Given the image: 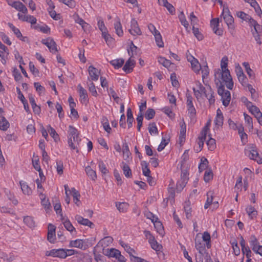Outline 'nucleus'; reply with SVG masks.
<instances>
[{"label": "nucleus", "instance_id": "39", "mask_svg": "<svg viewBox=\"0 0 262 262\" xmlns=\"http://www.w3.org/2000/svg\"><path fill=\"white\" fill-rule=\"evenodd\" d=\"M202 238L203 241L206 242V245L207 248H210L211 246V237L210 234L207 231L204 232L202 235Z\"/></svg>", "mask_w": 262, "mask_h": 262}, {"label": "nucleus", "instance_id": "42", "mask_svg": "<svg viewBox=\"0 0 262 262\" xmlns=\"http://www.w3.org/2000/svg\"><path fill=\"white\" fill-rule=\"evenodd\" d=\"M206 144L208 146V149L210 151H213L216 148V141L211 137H210L206 142Z\"/></svg>", "mask_w": 262, "mask_h": 262}, {"label": "nucleus", "instance_id": "59", "mask_svg": "<svg viewBox=\"0 0 262 262\" xmlns=\"http://www.w3.org/2000/svg\"><path fill=\"white\" fill-rule=\"evenodd\" d=\"M228 123L229 125V127L230 128L233 129V130H238L239 128L241 126H243L242 124H237L236 123H235L233 121H232L231 119H228Z\"/></svg>", "mask_w": 262, "mask_h": 262}, {"label": "nucleus", "instance_id": "46", "mask_svg": "<svg viewBox=\"0 0 262 262\" xmlns=\"http://www.w3.org/2000/svg\"><path fill=\"white\" fill-rule=\"evenodd\" d=\"M96 248L95 247L94 249V259L97 262H106V258L103 255L96 252Z\"/></svg>", "mask_w": 262, "mask_h": 262}, {"label": "nucleus", "instance_id": "41", "mask_svg": "<svg viewBox=\"0 0 262 262\" xmlns=\"http://www.w3.org/2000/svg\"><path fill=\"white\" fill-rule=\"evenodd\" d=\"M179 18L181 23V24L183 26H184V27L186 28V30L188 31L189 25L188 21L186 20L184 14L183 12H181L179 14Z\"/></svg>", "mask_w": 262, "mask_h": 262}, {"label": "nucleus", "instance_id": "34", "mask_svg": "<svg viewBox=\"0 0 262 262\" xmlns=\"http://www.w3.org/2000/svg\"><path fill=\"white\" fill-rule=\"evenodd\" d=\"M71 191L73 197V202L77 206H79L80 204L79 200V198L80 197V193L74 188H72L71 189Z\"/></svg>", "mask_w": 262, "mask_h": 262}, {"label": "nucleus", "instance_id": "55", "mask_svg": "<svg viewBox=\"0 0 262 262\" xmlns=\"http://www.w3.org/2000/svg\"><path fill=\"white\" fill-rule=\"evenodd\" d=\"M155 36V40L156 42L157 45L159 48H162L164 47V42L162 40V36L160 34V33H158V34H156Z\"/></svg>", "mask_w": 262, "mask_h": 262}, {"label": "nucleus", "instance_id": "63", "mask_svg": "<svg viewBox=\"0 0 262 262\" xmlns=\"http://www.w3.org/2000/svg\"><path fill=\"white\" fill-rule=\"evenodd\" d=\"M170 80L173 86L178 88L179 83L177 79L176 74L174 73H172L170 75Z\"/></svg>", "mask_w": 262, "mask_h": 262}, {"label": "nucleus", "instance_id": "57", "mask_svg": "<svg viewBox=\"0 0 262 262\" xmlns=\"http://www.w3.org/2000/svg\"><path fill=\"white\" fill-rule=\"evenodd\" d=\"M186 180H181L180 179L177 183L176 189L177 191L180 192L185 186L186 183Z\"/></svg>", "mask_w": 262, "mask_h": 262}, {"label": "nucleus", "instance_id": "61", "mask_svg": "<svg viewBox=\"0 0 262 262\" xmlns=\"http://www.w3.org/2000/svg\"><path fill=\"white\" fill-rule=\"evenodd\" d=\"M89 90L91 93L92 95L95 97H96L98 95L94 83L93 82H91L88 84Z\"/></svg>", "mask_w": 262, "mask_h": 262}, {"label": "nucleus", "instance_id": "47", "mask_svg": "<svg viewBox=\"0 0 262 262\" xmlns=\"http://www.w3.org/2000/svg\"><path fill=\"white\" fill-rule=\"evenodd\" d=\"M207 198L204 205L205 209H207L213 202V192L209 191L207 193Z\"/></svg>", "mask_w": 262, "mask_h": 262}, {"label": "nucleus", "instance_id": "13", "mask_svg": "<svg viewBox=\"0 0 262 262\" xmlns=\"http://www.w3.org/2000/svg\"><path fill=\"white\" fill-rule=\"evenodd\" d=\"M69 246L71 248H77L83 250L86 249L87 248L85 241L81 239L71 241L69 243Z\"/></svg>", "mask_w": 262, "mask_h": 262}, {"label": "nucleus", "instance_id": "40", "mask_svg": "<svg viewBox=\"0 0 262 262\" xmlns=\"http://www.w3.org/2000/svg\"><path fill=\"white\" fill-rule=\"evenodd\" d=\"M243 182H242V177L239 176L236 182V184L234 187V190L236 193L238 194L242 190Z\"/></svg>", "mask_w": 262, "mask_h": 262}, {"label": "nucleus", "instance_id": "3", "mask_svg": "<svg viewBox=\"0 0 262 262\" xmlns=\"http://www.w3.org/2000/svg\"><path fill=\"white\" fill-rule=\"evenodd\" d=\"M68 144L73 150H76L78 152L79 143L80 139L78 136L77 130L73 126L70 125L68 130Z\"/></svg>", "mask_w": 262, "mask_h": 262}, {"label": "nucleus", "instance_id": "50", "mask_svg": "<svg viewBox=\"0 0 262 262\" xmlns=\"http://www.w3.org/2000/svg\"><path fill=\"white\" fill-rule=\"evenodd\" d=\"M162 111L170 118L173 119L174 117V114L172 111V106H165L162 108Z\"/></svg>", "mask_w": 262, "mask_h": 262}, {"label": "nucleus", "instance_id": "19", "mask_svg": "<svg viewBox=\"0 0 262 262\" xmlns=\"http://www.w3.org/2000/svg\"><path fill=\"white\" fill-rule=\"evenodd\" d=\"M194 55H195L194 51L188 50L186 53V57L187 60L191 63V68L194 72H196V59L195 58Z\"/></svg>", "mask_w": 262, "mask_h": 262}, {"label": "nucleus", "instance_id": "32", "mask_svg": "<svg viewBox=\"0 0 262 262\" xmlns=\"http://www.w3.org/2000/svg\"><path fill=\"white\" fill-rule=\"evenodd\" d=\"M213 173L211 167L205 171L203 180L206 183H208L213 179Z\"/></svg>", "mask_w": 262, "mask_h": 262}, {"label": "nucleus", "instance_id": "25", "mask_svg": "<svg viewBox=\"0 0 262 262\" xmlns=\"http://www.w3.org/2000/svg\"><path fill=\"white\" fill-rule=\"evenodd\" d=\"M19 184L21 191L24 194L30 195L32 193V190L27 182L20 181Z\"/></svg>", "mask_w": 262, "mask_h": 262}, {"label": "nucleus", "instance_id": "35", "mask_svg": "<svg viewBox=\"0 0 262 262\" xmlns=\"http://www.w3.org/2000/svg\"><path fill=\"white\" fill-rule=\"evenodd\" d=\"M121 166L125 176L127 178L131 177L132 173L129 166L124 162H122L121 163Z\"/></svg>", "mask_w": 262, "mask_h": 262}, {"label": "nucleus", "instance_id": "48", "mask_svg": "<svg viewBox=\"0 0 262 262\" xmlns=\"http://www.w3.org/2000/svg\"><path fill=\"white\" fill-rule=\"evenodd\" d=\"M110 63L115 69H119L123 64L124 60L122 59H115L111 61Z\"/></svg>", "mask_w": 262, "mask_h": 262}, {"label": "nucleus", "instance_id": "18", "mask_svg": "<svg viewBox=\"0 0 262 262\" xmlns=\"http://www.w3.org/2000/svg\"><path fill=\"white\" fill-rule=\"evenodd\" d=\"M8 26L13 32L16 36L20 40L28 42L29 39L27 36H23L18 28H16L12 24L8 23Z\"/></svg>", "mask_w": 262, "mask_h": 262}, {"label": "nucleus", "instance_id": "8", "mask_svg": "<svg viewBox=\"0 0 262 262\" xmlns=\"http://www.w3.org/2000/svg\"><path fill=\"white\" fill-rule=\"evenodd\" d=\"M144 233L146 239H148L151 247L157 251H160L162 248V246L158 243L157 241L155 239V237L151 234V233L149 231H144Z\"/></svg>", "mask_w": 262, "mask_h": 262}, {"label": "nucleus", "instance_id": "21", "mask_svg": "<svg viewBox=\"0 0 262 262\" xmlns=\"http://www.w3.org/2000/svg\"><path fill=\"white\" fill-rule=\"evenodd\" d=\"M8 4L14 8L17 11L21 12L24 14H26L28 12V10L26 7L20 2H14L12 3H8Z\"/></svg>", "mask_w": 262, "mask_h": 262}, {"label": "nucleus", "instance_id": "16", "mask_svg": "<svg viewBox=\"0 0 262 262\" xmlns=\"http://www.w3.org/2000/svg\"><path fill=\"white\" fill-rule=\"evenodd\" d=\"M224 122V116L222 111L218 108L216 110V115L214 119V123L215 125V128L216 129H220L222 127Z\"/></svg>", "mask_w": 262, "mask_h": 262}, {"label": "nucleus", "instance_id": "45", "mask_svg": "<svg viewBox=\"0 0 262 262\" xmlns=\"http://www.w3.org/2000/svg\"><path fill=\"white\" fill-rule=\"evenodd\" d=\"M243 66L244 67L248 75L249 78H253L254 77V74L253 70L250 68V65L248 62H244L243 63Z\"/></svg>", "mask_w": 262, "mask_h": 262}, {"label": "nucleus", "instance_id": "23", "mask_svg": "<svg viewBox=\"0 0 262 262\" xmlns=\"http://www.w3.org/2000/svg\"><path fill=\"white\" fill-rule=\"evenodd\" d=\"M75 220L77 222L82 225L87 226L90 228H93L94 226V224L87 219H84L79 215H76L75 216Z\"/></svg>", "mask_w": 262, "mask_h": 262}, {"label": "nucleus", "instance_id": "15", "mask_svg": "<svg viewBox=\"0 0 262 262\" xmlns=\"http://www.w3.org/2000/svg\"><path fill=\"white\" fill-rule=\"evenodd\" d=\"M78 91L79 94L80 102L86 104L89 101L88 95L86 91L79 84L77 86Z\"/></svg>", "mask_w": 262, "mask_h": 262}, {"label": "nucleus", "instance_id": "10", "mask_svg": "<svg viewBox=\"0 0 262 262\" xmlns=\"http://www.w3.org/2000/svg\"><path fill=\"white\" fill-rule=\"evenodd\" d=\"M41 42L48 48L51 53H55L57 52L56 43L52 38L48 37L46 39H42Z\"/></svg>", "mask_w": 262, "mask_h": 262}, {"label": "nucleus", "instance_id": "27", "mask_svg": "<svg viewBox=\"0 0 262 262\" xmlns=\"http://www.w3.org/2000/svg\"><path fill=\"white\" fill-rule=\"evenodd\" d=\"M113 241V238L111 236H106L100 240L97 244L96 247H98L99 246L103 247L104 249L105 247L110 246Z\"/></svg>", "mask_w": 262, "mask_h": 262}, {"label": "nucleus", "instance_id": "62", "mask_svg": "<svg viewBox=\"0 0 262 262\" xmlns=\"http://www.w3.org/2000/svg\"><path fill=\"white\" fill-rule=\"evenodd\" d=\"M102 35L108 45L113 42V39L108 33V31L104 32V33L102 34Z\"/></svg>", "mask_w": 262, "mask_h": 262}, {"label": "nucleus", "instance_id": "30", "mask_svg": "<svg viewBox=\"0 0 262 262\" xmlns=\"http://www.w3.org/2000/svg\"><path fill=\"white\" fill-rule=\"evenodd\" d=\"M103 253L109 257H115L117 256L118 255H119L120 251L117 249L111 248V249H103Z\"/></svg>", "mask_w": 262, "mask_h": 262}, {"label": "nucleus", "instance_id": "28", "mask_svg": "<svg viewBox=\"0 0 262 262\" xmlns=\"http://www.w3.org/2000/svg\"><path fill=\"white\" fill-rule=\"evenodd\" d=\"M211 125V120H209L206 123L205 125L203 127L201 132V135L199 137V139L206 140V136L209 130V128Z\"/></svg>", "mask_w": 262, "mask_h": 262}, {"label": "nucleus", "instance_id": "31", "mask_svg": "<svg viewBox=\"0 0 262 262\" xmlns=\"http://www.w3.org/2000/svg\"><path fill=\"white\" fill-rule=\"evenodd\" d=\"M123 157L124 160L129 162L131 156V153L129 151L128 144L126 142L123 144Z\"/></svg>", "mask_w": 262, "mask_h": 262}, {"label": "nucleus", "instance_id": "58", "mask_svg": "<svg viewBox=\"0 0 262 262\" xmlns=\"http://www.w3.org/2000/svg\"><path fill=\"white\" fill-rule=\"evenodd\" d=\"M228 58L227 56H224L221 61V70H226L228 66Z\"/></svg>", "mask_w": 262, "mask_h": 262}, {"label": "nucleus", "instance_id": "38", "mask_svg": "<svg viewBox=\"0 0 262 262\" xmlns=\"http://www.w3.org/2000/svg\"><path fill=\"white\" fill-rule=\"evenodd\" d=\"M248 110L249 112H251L256 119L258 118L259 116L260 117V116L262 115V113L260 111L259 108L255 105H252L249 108H248Z\"/></svg>", "mask_w": 262, "mask_h": 262}, {"label": "nucleus", "instance_id": "51", "mask_svg": "<svg viewBox=\"0 0 262 262\" xmlns=\"http://www.w3.org/2000/svg\"><path fill=\"white\" fill-rule=\"evenodd\" d=\"M116 206L120 212H125L127 209L128 205L126 203H117Z\"/></svg>", "mask_w": 262, "mask_h": 262}, {"label": "nucleus", "instance_id": "44", "mask_svg": "<svg viewBox=\"0 0 262 262\" xmlns=\"http://www.w3.org/2000/svg\"><path fill=\"white\" fill-rule=\"evenodd\" d=\"M153 223H154L155 227L156 228L157 232L160 235H163L164 231L162 223L156 220Z\"/></svg>", "mask_w": 262, "mask_h": 262}, {"label": "nucleus", "instance_id": "17", "mask_svg": "<svg viewBox=\"0 0 262 262\" xmlns=\"http://www.w3.org/2000/svg\"><path fill=\"white\" fill-rule=\"evenodd\" d=\"M55 226L51 224H49L48 225L47 239L51 243H54L55 242Z\"/></svg>", "mask_w": 262, "mask_h": 262}, {"label": "nucleus", "instance_id": "11", "mask_svg": "<svg viewBox=\"0 0 262 262\" xmlns=\"http://www.w3.org/2000/svg\"><path fill=\"white\" fill-rule=\"evenodd\" d=\"M61 220L66 229L70 232L72 235H75L77 233L75 228L73 226L70 220L67 217L65 218L61 214Z\"/></svg>", "mask_w": 262, "mask_h": 262}, {"label": "nucleus", "instance_id": "14", "mask_svg": "<svg viewBox=\"0 0 262 262\" xmlns=\"http://www.w3.org/2000/svg\"><path fill=\"white\" fill-rule=\"evenodd\" d=\"M129 32L133 36L141 35L142 32L138 26L137 21L135 19L131 20L130 28L129 29Z\"/></svg>", "mask_w": 262, "mask_h": 262}, {"label": "nucleus", "instance_id": "49", "mask_svg": "<svg viewBox=\"0 0 262 262\" xmlns=\"http://www.w3.org/2000/svg\"><path fill=\"white\" fill-rule=\"evenodd\" d=\"M24 223L30 228H32L35 226V222L31 216H26L24 219Z\"/></svg>", "mask_w": 262, "mask_h": 262}, {"label": "nucleus", "instance_id": "4", "mask_svg": "<svg viewBox=\"0 0 262 262\" xmlns=\"http://www.w3.org/2000/svg\"><path fill=\"white\" fill-rule=\"evenodd\" d=\"M221 15L223 17L224 20L227 24L230 32L232 34L235 30L234 21L227 7H223Z\"/></svg>", "mask_w": 262, "mask_h": 262}, {"label": "nucleus", "instance_id": "54", "mask_svg": "<svg viewBox=\"0 0 262 262\" xmlns=\"http://www.w3.org/2000/svg\"><path fill=\"white\" fill-rule=\"evenodd\" d=\"M158 62L162 64L165 68H168L171 64L170 60L165 58L164 57H160L158 58Z\"/></svg>", "mask_w": 262, "mask_h": 262}, {"label": "nucleus", "instance_id": "24", "mask_svg": "<svg viewBox=\"0 0 262 262\" xmlns=\"http://www.w3.org/2000/svg\"><path fill=\"white\" fill-rule=\"evenodd\" d=\"M135 61L130 57L124 64L123 68V71L127 73L132 72L135 65Z\"/></svg>", "mask_w": 262, "mask_h": 262}, {"label": "nucleus", "instance_id": "12", "mask_svg": "<svg viewBox=\"0 0 262 262\" xmlns=\"http://www.w3.org/2000/svg\"><path fill=\"white\" fill-rule=\"evenodd\" d=\"M220 19L219 18H214L210 20V26L213 32L219 36L223 35V30L219 28Z\"/></svg>", "mask_w": 262, "mask_h": 262}, {"label": "nucleus", "instance_id": "29", "mask_svg": "<svg viewBox=\"0 0 262 262\" xmlns=\"http://www.w3.org/2000/svg\"><path fill=\"white\" fill-rule=\"evenodd\" d=\"M246 211L249 217L251 220L255 219L257 215V210L251 205L248 206L246 208Z\"/></svg>", "mask_w": 262, "mask_h": 262}, {"label": "nucleus", "instance_id": "60", "mask_svg": "<svg viewBox=\"0 0 262 262\" xmlns=\"http://www.w3.org/2000/svg\"><path fill=\"white\" fill-rule=\"evenodd\" d=\"M143 120V115L142 113H139L137 117V128L138 131H140V128L142 125V121Z\"/></svg>", "mask_w": 262, "mask_h": 262}, {"label": "nucleus", "instance_id": "7", "mask_svg": "<svg viewBox=\"0 0 262 262\" xmlns=\"http://www.w3.org/2000/svg\"><path fill=\"white\" fill-rule=\"evenodd\" d=\"M186 98H187V115L190 118L191 121H193L195 119V115H196V110L194 106L192 103V96L188 93L186 94Z\"/></svg>", "mask_w": 262, "mask_h": 262}, {"label": "nucleus", "instance_id": "64", "mask_svg": "<svg viewBox=\"0 0 262 262\" xmlns=\"http://www.w3.org/2000/svg\"><path fill=\"white\" fill-rule=\"evenodd\" d=\"M155 115V111L152 108H148L145 113V117L147 120L152 119Z\"/></svg>", "mask_w": 262, "mask_h": 262}, {"label": "nucleus", "instance_id": "37", "mask_svg": "<svg viewBox=\"0 0 262 262\" xmlns=\"http://www.w3.org/2000/svg\"><path fill=\"white\" fill-rule=\"evenodd\" d=\"M249 242L252 250H255L256 248L259 246V242L254 235H251Z\"/></svg>", "mask_w": 262, "mask_h": 262}, {"label": "nucleus", "instance_id": "9", "mask_svg": "<svg viewBox=\"0 0 262 262\" xmlns=\"http://www.w3.org/2000/svg\"><path fill=\"white\" fill-rule=\"evenodd\" d=\"M46 255L47 256H52L54 257H58L60 258H66V254L64 249L60 248L58 249H52L47 251L46 252Z\"/></svg>", "mask_w": 262, "mask_h": 262}, {"label": "nucleus", "instance_id": "6", "mask_svg": "<svg viewBox=\"0 0 262 262\" xmlns=\"http://www.w3.org/2000/svg\"><path fill=\"white\" fill-rule=\"evenodd\" d=\"M217 93L221 96L223 104L227 106L231 100V94L229 91L225 90V86L220 85L217 89Z\"/></svg>", "mask_w": 262, "mask_h": 262}, {"label": "nucleus", "instance_id": "53", "mask_svg": "<svg viewBox=\"0 0 262 262\" xmlns=\"http://www.w3.org/2000/svg\"><path fill=\"white\" fill-rule=\"evenodd\" d=\"M244 117L246 123L247 124L250 130L253 128L252 118L246 114H244Z\"/></svg>", "mask_w": 262, "mask_h": 262}, {"label": "nucleus", "instance_id": "22", "mask_svg": "<svg viewBox=\"0 0 262 262\" xmlns=\"http://www.w3.org/2000/svg\"><path fill=\"white\" fill-rule=\"evenodd\" d=\"M88 72L90 77L92 80L96 81L98 79L100 72L98 69L93 66H90L89 67Z\"/></svg>", "mask_w": 262, "mask_h": 262}, {"label": "nucleus", "instance_id": "52", "mask_svg": "<svg viewBox=\"0 0 262 262\" xmlns=\"http://www.w3.org/2000/svg\"><path fill=\"white\" fill-rule=\"evenodd\" d=\"M232 247L234 253L235 255H238L240 254V249L238 246L237 242L234 239L232 242H230Z\"/></svg>", "mask_w": 262, "mask_h": 262}, {"label": "nucleus", "instance_id": "2", "mask_svg": "<svg viewBox=\"0 0 262 262\" xmlns=\"http://www.w3.org/2000/svg\"><path fill=\"white\" fill-rule=\"evenodd\" d=\"M214 82L218 87L220 85H225L229 90L233 88V81L229 70H223L220 69L214 70Z\"/></svg>", "mask_w": 262, "mask_h": 262}, {"label": "nucleus", "instance_id": "43", "mask_svg": "<svg viewBox=\"0 0 262 262\" xmlns=\"http://www.w3.org/2000/svg\"><path fill=\"white\" fill-rule=\"evenodd\" d=\"M9 127V123L4 117H0V129L6 130Z\"/></svg>", "mask_w": 262, "mask_h": 262}, {"label": "nucleus", "instance_id": "1", "mask_svg": "<svg viewBox=\"0 0 262 262\" xmlns=\"http://www.w3.org/2000/svg\"><path fill=\"white\" fill-rule=\"evenodd\" d=\"M198 64H199L200 70H198V73L200 71L202 73V77L203 83L207 86V89L200 86V90H198V92L203 93L204 96L208 100L210 104H213L215 102L214 93L212 92L210 86L208 85V76L209 74V69L206 60H203L201 63H199L198 60Z\"/></svg>", "mask_w": 262, "mask_h": 262}, {"label": "nucleus", "instance_id": "26", "mask_svg": "<svg viewBox=\"0 0 262 262\" xmlns=\"http://www.w3.org/2000/svg\"><path fill=\"white\" fill-rule=\"evenodd\" d=\"M114 27L115 30V32L117 35L119 37L123 36V31L122 30V25L119 18L117 17L115 19Z\"/></svg>", "mask_w": 262, "mask_h": 262}, {"label": "nucleus", "instance_id": "56", "mask_svg": "<svg viewBox=\"0 0 262 262\" xmlns=\"http://www.w3.org/2000/svg\"><path fill=\"white\" fill-rule=\"evenodd\" d=\"M59 2L68 6L70 8H73L76 6V3L73 0H58Z\"/></svg>", "mask_w": 262, "mask_h": 262}, {"label": "nucleus", "instance_id": "36", "mask_svg": "<svg viewBox=\"0 0 262 262\" xmlns=\"http://www.w3.org/2000/svg\"><path fill=\"white\" fill-rule=\"evenodd\" d=\"M238 132L240 136L242 142L243 144H245L247 142L248 136L244 132V128L243 126H241L239 127Z\"/></svg>", "mask_w": 262, "mask_h": 262}, {"label": "nucleus", "instance_id": "20", "mask_svg": "<svg viewBox=\"0 0 262 262\" xmlns=\"http://www.w3.org/2000/svg\"><path fill=\"white\" fill-rule=\"evenodd\" d=\"M180 130L179 134V142L180 144H182L185 140V134L186 125L184 122V120L183 119L182 122L180 123Z\"/></svg>", "mask_w": 262, "mask_h": 262}, {"label": "nucleus", "instance_id": "33", "mask_svg": "<svg viewBox=\"0 0 262 262\" xmlns=\"http://www.w3.org/2000/svg\"><path fill=\"white\" fill-rule=\"evenodd\" d=\"M85 171L89 177L93 181H95L97 179V174L96 171L93 170L90 166H88L85 168Z\"/></svg>", "mask_w": 262, "mask_h": 262}, {"label": "nucleus", "instance_id": "5", "mask_svg": "<svg viewBox=\"0 0 262 262\" xmlns=\"http://www.w3.org/2000/svg\"><path fill=\"white\" fill-rule=\"evenodd\" d=\"M245 154L250 159L256 161L258 164L262 163L261 158L254 144H250L245 149Z\"/></svg>", "mask_w": 262, "mask_h": 262}]
</instances>
